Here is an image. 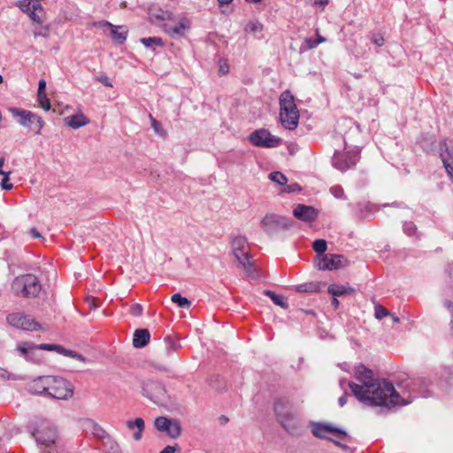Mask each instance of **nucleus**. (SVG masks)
Returning a JSON list of instances; mask_svg holds the SVG:
<instances>
[{
	"instance_id": "8fccbe9b",
	"label": "nucleus",
	"mask_w": 453,
	"mask_h": 453,
	"mask_svg": "<svg viewBox=\"0 0 453 453\" xmlns=\"http://www.w3.org/2000/svg\"><path fill=\"white\" fill-rule=\"evenodd\" d=\"M301 191V187L297 183H291L284 188V192L296 193Z\"/></svg>"
},
{
	"instance_id": "f8f14e48",
	"label": "nucleus",
	"mask_w": 453,
	"mask_h": 453,
	"mask_svg": "<svg viewBox=\"0 0 453 453\" xmlns=\"http://www.w3.org/2000/svg\"><path fill=\"white\" fill-rule=\"evenodd\" d=\"M34 437L38 444L44 447H50L57 440L56 427L48 423H42L34 433Z\"/></svg>"
},
{
	"instance_id": "ea45409f",
	"label": "nucleus",
	"mask_w": 453,
	"mask_h": 453,
	"mask_svg": "<svg viewBox=\"0 0 453 453\" xmlns=\"http://www.w3.org/2000/svg\"><path fill=\"white\" fill-rule=\"evenodd\" d=\"M150 119L151 127L153 128L154 132L160 136H165V131L162 128L161 124L157 119H155L151 114H150Z\"/></svg>"
},
{
	"instance_id": "aec40b11",
	"label": "nucleus",
	"mask_w": 453,
	"mask_h": 453,
	"mask_svg": "<svg viewBox=\"0 0 453 453\" xmlns=\"http://www.w3.org/2000/svg\"><path fill=\"white\" fill-rule=\"evenodd\" d=\"M280 112L285 115L288 114V111H298L296 105L295 104L294 96L290 91H284L280 96Z\"/></svg>"
},
{
	"instance_id": "5701e85b",
	"label": "nucleus",
	"mask_w": 453,
	"mask_h": 453,
	"mask_svg": "<svg viewBox=\"0 0 453 453\" xmlns=\"http://www.w3.org/2000/svg\"><path fill=\"white\" fill-rule=\"evenodd\" d=\"M150 339V334L148 329H136L134 333L133 345L134 348L145 347Z\"/></svg>"
},
{
	"instance_id": "e2e57ef3",
	"label": "nucleus",
	"mask_w": 453,
	"mask_h": 453,
	"mask_svg": "<svg viewBox=\"0 0 453 453\" xmlns=\"http://www.w3.org/2000/svg\"><path fill=\"white\" fill-rule=\"evenodd\" d=\"M339 301L337 299V297H333V300H332V305L334 306V309H337L339 307Z\"/></svg>"
},
{
	"instance_id": "69168bd1",
	"label": "nucleus",
	"mask_w": 453,
	"mask_h": 453,
	"mask_svg": "<svg viewBox=\"0 0 453 453\" xmlns=\"http://www.w3.org/2000/svg\"><path fill=\"white\" fill-rule=\"evenodd\" d=\"M0 174L4 176L5 174H11V171H4L3 167L0 169Z\"/></svg>"
},
{
	"instance_id": "5fc2aeb1",
	"label": "nucleus",
	"mask_w": 453,
	"mask_h": 453,
	"mask_svg": "<svg viewBox=\"0 0 453 453\" xmlns=\"http://www.w3.org/2000/svg\"><path fill=\"white\" fill-rule=\"evenodd\" d=\"M372 42L376 44L377 46H382L385 42V40L382 35H373L372 37Z\"/></svg>"
},
{
	"instance_id": "bb28decb",
	"label": "nucleus",
	"mask_w": 453,
	"mask_h": 453,
	"mask_svg": "<svg viewBox=\"0 0 453 453\" xmlns=\"http://www.w3.org/2000/svg\"><path fill=\"white\" fill-rule=\"evenodd\" d=\"M127 426L130 430H134L133 437L135 441H140L142 437V432L144 430V421L142 418H136L134 420H127Z\"/></svg>"
},
{
	"instance_id": "4be33fe9",
	"label": "nucleus",
	"mask_w": 453,
	"mask_h": 453,
	"mask_svg": "<svg viewBox=\"0 0 453 453\" xmlns=\"http://www.w3.org/2000/svg\"><path fill=\"white\" fill-rule=\"evenodd\" d=\"M280 119L284 127L289 130H294L298 125L299 111H294L292 113L288 111L287 115L280 113Z\"/></svg>"
},
{
	"instance_id": "a19ab883",
	"label": "nucleus",
	"mask_w": 453,
	"mask_h": 453,
	"mask_svg": "<svg viewBox=\"0 0 453 453\" xmlns=\"http://www.w3.org/2000/svg\"><path fill=\"white\" fill-rule=\"evenodd\" d=\"M403 229L407 235L411 236L416 234L417 226L413 222L409 221L404 222Z\"/></svg>"
},
{
	"instance_id": "473e14b6",
	"label": "nucleus",
	"mask_w": 453,
	"mask_h": 453,
	"mask_svg": "<svg viewBox=\"0 0 453 453\" xmlns=\"http://www.w3.org/2000/svg\"><path fill=\"white\" fill-rule=\"evenodd\" d=\"M38 348L42 350H49V351H56L58 354L65 355L67 352V349L63 348L60 345L58 344H48V343H42L38 345Z\"/></svg>"
},
{
	"instance_id": "79ce46f5",
	"label": "nucleus",
	"mask_w": 453,
	"mask_h": 453,
	"mask_svg": "<svg viewBox=\"0 0 453 453\" xmlns=\"http://www.w3.org/2000/svg\"><path fill=\"white\" fill-rule=\"evenodd\" d=\"M262 25L258 22H249L245 27V31L248 33H256L262 30Z\"/></svg>"
},
{
	"instance_id": "13d9d810",
	"label": "nucleus",
	"mask_w": 453,
	"mask_h": 453,
	"mask_svg": "<svg viewBox=\"0 0 453 453\" xmlns=\"http://www.w3.org/2000/svg\"><path fill=\"white\" fill-rule=\"evenodd\" d=\"M347 397H348L347 394H344V395H342L338 399V403H339V405H340L341 407H342V406H344V405L346 404V403H347Z\"/></svg>"
},
{
	"instance_id": "f257e3e1",
	"label": "nucleus",
	"mask_w": 453,
	"mask_h": 453,
	"mask_svg": "<svg viewBox=\"0 0 453 453\" xmlns=\"http://www.w3.org/2000/svg\"><path fill=\"white\" fill-rule=\"evenodd\" d=\"M355 379L357 383L350 381L349 387L355 397L366 406L388 408L406 405L412 401L410 396L401 395L391 382L374 378L373 372L363 364L355 367Z\"/></svg>"
},
{
	"instance_id": "37998d69",
	"label": "nucleus",
	"mask_w": 453,
	"mask_h": 453,
	"mask_svg": "<svg viewBox=\"0 0 453 453\" xmlns=\"http://www.w3.org/2000/svg\"><path fill=\"white\" fill-rule=\"evenodd\" d=\"M389 315V311L381 305H378L375 307V318L378 319H382L383 318Z\"/></svg>"
},
{
	"instance_id": "4d7b16f0",
	"label": "nucleus",
	"mask_w": 453,
	"mask_h": 453,
	"mask_svg": "<svg viewBox=\"0 0 453 453\" xmlns=\"http://www.w3.org/2000/svg\"><path fill=\"white\" fill-rule=\"evenodd\" d=\"M46 89V81L44 80H40L38 83V91L37 93H45Z\"/></svg>"
},
{
	"instance_id": "0eeeda50",
	"label": "nucleus",
	"mask_w": 453,
	"mask_h": 453,
	"mask_svg": "<svg viewBox=\"0 0 453 453\" xmlns=\"http://www.w3.org/2000/svg\"><path fill=\"white\" fill-rule=\"evenodd\" d=\"M261 226L266 234L273 235L279 231L288 229L291 226V219L278 214L267 213L261 219Z\"/></svg>"
},
{
	"instance_id": "ddd939ff",
	"label": "nucleus",
	"mask_w": 453,
	"mask_h": 453,
	"mask_svg": "<svg viewBox=\"0 0 453 453\" xmlns=\"http://www.w3.org/2000/svg\"><path fill=\"white\" fill-rule=\"evenodd\" d=\"M142 390L144 395L155 403H163L167 398L165 386L158 381L150 380L146 382Z\"/></svg>"
},
{
	"instance_id": "4468645a",
	"label": "nucleus",
	"mask_w": 453,
	"mask_h": 453,
	"mask_svg": "<svg viewBox=\"0 0 453 453\" xmlns=\"http://www.w3.org/2000/svg\"><path fill=\"white\" fill-rule=\"evenodd\" d=\"M154 425L160 432H165L173 439L178 438L181 434L180 423L166 417H158L155 419Z\"/></svg>"
},
{
	"instance_id": "c9c22d12",
	"label": "nucleus",
	"mask_w": 453,
	"mask_h": 453,
	"mask_svg": "<svg viewBox=\"0 0 453 453\" xmlns=\"http://www.w3.org/2000/svg\"><path fill=\"white\" fill-rule=\"evenodd\" d=\"M171 299L173 303H176L180 308H188L190 306V301L183 297L180 293L173 294Z\"/></svg>"
},
{
	"instance_id": "603ef678",
	"label": "nucleus",
	"mask_w": 453,
	"mask_h": 453,
	"mask_svg": "<svg viewBox=\"0 0 453 453\" xmlns=\"http://www.w3.org/2000/svg\"><path fill=\"white\" fill-rule=\"evenodd\" d=\"M10 174H5L1 181V187L3 189L11 190L12 188V184L9 182Z\"/></svg>"
},
{
	"instance_id": "de8ad7c7",
	"label": "nucleus",
	"mask_w": 453,
	"mask_h": 453,
	"mask_svg": "<svg viewBox=\"0 0 453 453\" xmlns=\"http://www.w3.org/2000/svg\"><path fill=\"white\" fill-rule=\"evenodd\" d=\"M65 357H70L74 358V359H76L78 361H81V362H85L86 361V358L82 355H81V354H79V353H77V352H75L73 350H71V349H67V352L65 353Z\"/></svg>"
},
{
	"instance_id": "c756f323",
	"label": "nucleus",
	"mask_w": 453,
	"mask_h": 453,
	"mask_svg": "<svg viewBox=\"0 0 453 453\" xmlns=\"http://www.w3.org/2000/svg\"><path fill=\"white\" fill-rule=\"evenodd\" d=\"M149 16L152 21H164L171 19L172 13L160 8L152 7L149 10Z\"/></svg>"
},
{
	"instance_id": "c03bdc74",
	"label": "nucleus",
	"mask_w": 453,
	"mask_h": 453,
	"mask_svg": "<svg viewBox=\"0 0 453 453\" xmlns=\"http://www.w3.org/2000/svg\"><path fill=\"white\" fill-rule=\"evenodd\" d=\"M50 35V28L48 26L46 27H40L38 30H35L34 31V36L35 37H38V36H42V37H48Z\"/></svg>"
},
{
	"instance_id": "58836bf2",
	"label": "nucleus",
	"mask_w": 453,
	"mask_h": 453,
	"mask_svg": "<svg viewBox=\"0 0 453 453\" xmlns=\"http://www.w3.org/2000/svg\"><path fill=\"white\" fill-rule=\"evenodd\" d=\"M32 0H19L16 4L20 11L27 14L30 13V11L32 10Z\"/></svg>"
},
{
	"instance_id": "864d4df0",
	"label": "nucleus",
	"mask_w": 453,
	"mask_h": 453,
	"mask_svg": "<svg viewBox=\"0 0 453 453\" xmlns=\"http://www.w3.org/2000/svg\"><path fill=\"white\" fill-rule=\"evenodd\" d=\"M165 342H166V345H167L166 348L168 349L176 350V349H178L180 347V345L178 342H176L175 341H173L170 337H167L165 339Z\"/></svg>"
},
{
	"instance_id": "a211bd4d",
	"label": "nucleus",
	"mask_w": 453,
	"mask_h": 453,
	"mask_svg": "<svg viewBox=\"0 0 453 453\" xmlns=\"http://www.w3.org/2000/svg\"><path fill=\"white\" fill-rule=\"evenodd\" d=\"M293 214L296 219L305 222L314 221L318 217V213L313 207L304 204H297L293 211Z\"/></svg>"
},
{
	"instance_id": "412c9836",
	"label": "nucleus",
	"mask_w": 453,
	"mask_h": 453,
	"mask_svg": "<svg viewBox=\"0 0 453 453\" xmlns=\"http://www.w3.org/2000/svg\"><path fill=\"white\" fill-rule=\"evenodd\" d=\"M17 349L26 358L27 361L39 363V359L33 357V355L35 354V349H40L38 345L24 342L18 345Z\"/></svg>"
},
{
	"instance_id": "6e6552de",
	"label": "nucleus",
	"mask_w": 453,
	"mask_h": 453,
	"mask_svg": "<svg viewBox=\"0 0 453 453\" xmlns=\"http://www.w3.org/2000/svg\"><path fill=\"white\" fill-rule=\"evenodd\" d=\"M249 140L251 144L260 148H276L281 143V139L273 135L268 130L260 128L253 131Z\"/></svg>"
},
{
	"instance_id": "680f3d73",
	"label": "nucleus",
	"mask_w": 453,
	"mask_h": 453,
	"mask_svg": "<svg viewBox=\"0 0 453 453\" xmlns=\"http://www.w3.org/2000/svg\"><path fill=\"white\" fill-rule=\"evenodd\" d=\"M314 42H315V40H313V39H311V38H307V39L305 40V42H306V44H307V48H308V49H313L314 47H311V45L312 43H314Z\"/></svg>"
},
{
	"instance_id": "393cba45",
	"label": "nucleus",
	"mask_w": 453,
	"mask_h": 453,
	"mask_svg": "<svg viewBox=\"0 0 453 453\" xmlns=\"http://www.w3.org/2000/svg\"><path fill=\"white\" fill-rule=\"evenodd\" d=\"M188 27V22L187 19H181L178 24L173 25H165V31L173 37L182 36L185 34L187 27Z\"/></svg>"
},
{
	"instance_id": "dca6fc26",
	"label": "nucleus",
	"mask_w": 453,
	"mask_h": 453,
	"mask_svg": "<svg viewBox=\"0 0 453 453\" xmlns=\"http://www.w3.org/2000/svg\"><path fill=\"white\" fill-rule=\"evenodd\" d=\"M312 434L320 439H326V433H334L338 435L340 439H342L347 436L345 431L336 428L331 425L321 424V423H312L311 428Z\"/></svg>"
},
{
	"instance_id": "72a5a7b5",
	"label": "nucleus",
	"mask_w": 453,
	"mask_h": 453,
	"mask_svg": "<svg viewBox=\"0 0 453 453\" xmlns=\"http://www.w3.org/2000/svg\"><path fill=\"white\" fill-rule=\"evenodd\" d=\"M141 42L146 47V48H153L155 46L162 47L164 45V42L160 37H147V38H142Z\"/></svg>"
},
{
	"instance_id": "6e6d98bb",
	"label": "nucleus",
	"mask_w": 453,
	"mask_h": 453,
	"mask_svg": "<svg viewBox=\"0 0 453 453\" xmlns=\"http://www.w3.org/2000/svg\"><path fill=\"white\" fill-rule=\"evenodd\" d=\"M177 449H179L177 444L175 446L168 445L165 449H163L159 453H175Z\"/></svg>"
},
{
	"instance_id": "6ab92c4d",
	"label": "nucleus",
	"mask_w": 453,
	"mask_h": 453,
	"mask_svg": "<svg viewBox=\"0 0 453 453\" xmlns=\"http://www.w3.org/2000/svg\"><path fill=\"white\" fill-rule=\"evenodd\" d=\"M52 376H41L34 380L29 385V391L35 395H46L48 393Z\"/></svg>"
},
{
	"instance_id": "f704fd0d",
	"label": "nucleus",
	"mask_w": 453,
	"mask_h": 453,
	"mask_svg": "<svg viewBox=\"0 0 453 453\" xmlns=\"http://www.w3.org/2000/svg\"><path fill=\"white\" fill-rule=\"evenodd\" d=\"M312 248L318 253V256H323L327 249V243L324 239H317L313 242Z\"/></svg>"
},
{
	"instance_id": "a878e982",
	"label": "nucleus",
	"mask_w": 453,
	"mask_h": 453,
	"mask_svg": "<svg viewBox=\"0 0 453 453\" xmlns=\"http://www.w3.org/2000/svg\"><path fill=\"white\" fill-rule=\"evenodd\" d=\"M327 291L333 297H338L345 295H351L355 292V288L349 285L331 284L327 288Z\"/></svg>"
},
{
	"instance_id": "1a4fd4ad",
	"label": "nucleus",
	"mask_w": 453,
	"mask_h": 453,
	"mask_svg": "<svg viewBox=\"0 0 453 453\" xmlns=\"http://www.w3.org/2000/svg\"><path fill=\"white\" fill-rule=\"evenodd\" d=\"M359 160V155L357 150L336 151L333 157L334 166L341 172L356 165Z\"/></svg>"
},
{
	"instance_id": "c85d7f7f",
	"label": "nucleus",
	"mask_w": 453,
	"mask_h": 453,
	"mask_svg": "<svg viewBox=\"0 0 453 453\" xmlns=\"http://www.w3.org/2000/svg\"><path fill=\"white\" fill-rule=\"evenodd\" d=\"M409 386L411 387V390L416 393L417 395L425 398L429 396L428 390L426 389L427 385L424 379L414 380Z\"/></svg>"
},
{
	"instance_id": "f3484780",
	"label": "nucleus",
	"mask_w": 453,
	"mask_h": 453,
	"mask_svg": "<svg viewBox=\"0 0 453 453\" xmlns=\"http://www.w3.org/2000/svg\"><path fill=\"white\" fill-rule=\"evenodd\" d=\"M441 157L449 179L453 181V147H449L446 142L440 145Z\"/></svg>"
},
{
	"instance_id": "052dcab7",
	"label": "nucleus",
	"mask_w": 453,
	"mask_h": 453,
	"mask_svg": "<svg viewBox=\"0 0 453 453\" xmlns=\"http://www.w3.org/2000/svg\"><path fill=\"white\" fill-rule=\"evenodd\" d=\"M29 233L33 238H40L41 237V234L35 227L31 228Z\"/></svg>"
},
{
	"instance_id": "f03ea898",
	"label": "nucleus",
	"mask_w": 453,
	"mask_h": 453,
	"mask_svg": "<svg viewBox=\"0 0 453 453\" xmlns=\"http://www.w3.org/2000/svg\"><path fill=\"white\" fill-rule=\"evenodd\" d=\"M291 403L285 398H280L274 403L276 418L281 426L292 435H299L302 430L300 418L292 412Z\"/></svg>"
},
{
	"instance_id": "3c124183",
	"label": "nucleus",
	"mask_w": 453,
	"mask_h": 453,
	"mask_svg": "<svg viewBox=\"0 0 453 453\" xmlns=\"http://www.w3.org/2000/svg\"><path fill=\"white\" fill-rule=\"evenodd\" d=\"M96 80L106 87L111 88L112 83L105 74H101L96 78Z\"/></svg>"
},
{
	"instance_id": "774afa93",
	"label": "nucleus",
	"mask_w": 453,
	"mask_h": 453,
	"mask_svg": "<svg viewBox=\"0 0 453 453\" xmlns=\"http://www.w3.org/2000/svg\"><path fill=\"white\" fill-rule=\"evenodd\" d=\"M318 4H319L320 5L325 6V5H326L328 4V0H319L318 2Z\"/></svg>"
},
{
	"instance_id": "0e129e2a",
	"label": "nucleus",
	"mask_w": 453,
	"mask_h": 453,
	"mask_svg": "<svg viewBox=\"0 0 453 453\" xmlns=\"http://www.w3.org/2000/svg\"><path fill=\"white\" fill-rule=\"evenodd\" d=\"M329 440H330L331 441H333L335 445H337V446H339V447H341V448H346V446H345V445H343V444H342L340 441H335V440H334V439H331V438H329Z\"/></svg>"
},
{
	"instance_id": "49530a36",
	"label": "nucleus",
	"mask_w": 453,
	"mask_h": 453,
	"mask_svg": "<svg viewBox=\"0 0 453 453\" xmlns=\"http://www.w3.org/2000/svg\"><path fill=\"white\" fill-rule=\"evenodd\" d=\"M130 313L134 317H139L142 314V306L139 303H134L130 307Z\"/></svg>"
},
{
	"instance_id": "423d86ee",
	"label": "nucleus",
	"mask_w": 453,
	"mask_h": 453,
	"mask_svg": "<svg viewBox=\"0 0 453 453\" xmlns=\"http://www.w3.org/2000/svg\"><path fill=\"white\" fill-rule=\"evenodd\" d=\"M73 395L71 382L62 377L52 376L47 395L58 400H68Z\"/></svg>"
},
{
	"instance_id": "20e7f679",
	"label": "nucleus",
	"mask_w": 453,
	"mask_h": 453,
	"mask_svg": "<svg viewBox=\"0 0 453 453\" xmlns=\"http://www.w3.org/2000/svg\"><path fill=\"white\" fill-rule=\"evenodd\" d=\"M8 111L20 126L33 130L35 134H41V131L44 126V121L42 117L33 113L30 111L19 109L16 107L8 108Z\"/></svg>"
},
{
	"instance_id": "b1692460",
	"label": "nucleus",
	"mask_w": 453,
	"mask_h": 453,
	"mask_svg": "<svg viewBox=\"0 0 453 453\" xmlns=\"http://www.w3.org/2000/svg\"><path fill=\"white\" fill-rule=\"evenodd\" d=\"M27 15L34 22L38 24L43 23L45 11L38 0H33L32 10Z\"/></svg>"
},
{
	"instance_id": "2eb2a0df",
	"label": "nucleus",
	"mask_w": 453,
	"mask_h": 453,
	"mask_svg": "<svg viewBox=\"0 0 453 453\" xmlns=\"http://www.w3.org/2000/svg\"><path fill=\"white\" fill-rule=\"evenodd\" d=\"M93 25L102 29H104L105 27L110 28L112 40L119 44H123L127 40V30L123 27L113 26L111 23L105 20L95 22Z\"/></svg>"
},
{
	"instance_id": "9b49d317",
	"label": "nucleus",
	"mask_w": 453,
	"mask_h": 453,
	"mask_svg": "<svg viewBox=\"0 0 453 453\" xmlns=\"http://www.w3.org/2000/svg\"><path fill=\"white\" fill-rule=\"evenodd\" d=\"M6 319L12 326L19 329L36 331L41 328L40 324L31 316L20 312L11 313L7 316Z\"/></svg>"
},
{
	"instance_id": "cd10ccee",
	"label": "nucleus",
	"mask_w": 453,
	"mask_h": 453,
	"mask_svg": "<svg viewBox=\"0 0 453 453\" xmlns=\"http://www.w3.org/2000/svg\"><path fill=\"white\" fill-rule=\"evenodd\" d=\"M65 123L73 129H78L88 123V119L83 115H72L65 119Z\"/></svg>"
},
{
	"instance_id": "338daca9",
	"label": "nucleus",
	"mask_w": 453,
	"mask_h": 453,
	"mask_svg": "<svg viewBox=\"0 0 453 453\" xmlns=\"http://www.w3.org/2000/svg\"><path fill=\"white\" fill-rule=\"evenodd\" d=\"M219 72H220L222 74H226V73L228 72V68L226 67V69H225L223 66H220V68H219Z\"/></svg>"
},
{
	"instance_id": "7c9ffc66",
	"label": "nucleus",
	"mask_w": 453,
	"mask_h": 453,
	"mask_svg": "<svg viewBox=\"0 0 453 453\" xmlns=\"http://www.w3.org/2000/svg\"><path fill=\"white\" fill-rule=\"evenodd\" d=\"M321 288V283L315 282H308L296 286V291L300 293H317L319 292Z\"/></svg>"
},
{
	"instance_id": "bf43d9fd",
	"label": "nucleus",
	"mask_w": 453,
	"mask_h": 453,
	"mask_svg": "<svg viewBox=\"0 0 453 453\" xmlns=\"http://www.w3.org/2000/svg\"><path fill=\"white\" fill-rule=\"evenodd\" d=\"M326 41V38L321 36V35H319L318 38L315 40L314 43H312L311 46V47H317L319 43L323 42Z\"/></svg>"
},
{
	"instance_id": "09e8293b",
	"label": "nucleus",
	"mask_w": 453,
	"mask_h": 453,
	"mask_svg": "<svg viewBox=\"0 0 453 453\" xmlns=\"http://www.w3.org/2000/svg\"><path fill=\"white\" fill-rule=\"evenodd\" d=\"M0 378L3 380H17L18 378L14 375L10 373L7 370L0 367Z\"/></svg>"
},
{
	"instance_id": "a18cd8bd",
	"label": "nucleus",
	"mask_w": 453,
	"mask_h": 453,
	"mask_svg": "<svg viewBox=\"0 0 453 453\" xmlns=\"http://www.w3.org/2000/svg\"><path fill=\"white\" fill-rule=\"evenodd\" d=\"M330 192L336 198H342L344 196L343 188L341 186L332 187Z\"/></svg>"
},
{
	"instance_id": "e433bc0d",
	"label": "nucleus",
	"mask_w": 453,
	"mask_h": 453,
	"mask_svg": "<svg viewBox=\"0 0 453 453\" xmlns=\"http://www.w3.org/2000/svg\"><path fill=\"white\" fill-rule=\"evenodd\" d=\"M269 179L280 186L286 185L288 182L287 177L280 172L271 173L269 174Z\"/></svg>"
},
{
	"instance_id": "9d476101",
	"label": "nucleus",
	"mask_w": 453,
	"mask_h": 453,
	"mask_svg": "<svg viewBox=\"0 0 453 453\" xmlns=\"http://www.w3.org/2000/svg\"><path fill=\"white\" fill-rule=\"evenodd\" d=\"M317 267L319 270H337L345 267L348 265V259L338 254H325L323 256H317Z\"/></svg>"
},
{
	"instance_id": "2f4dec72",
	"label": "nucleus",
	"mask_w": 453,
	"mask_h": 453,
	"mask_svg": "<svg viewBox=\"0 0 453 453\" xmlns=\"http://www.w3.org/2000/svg\"><path fill=\"white\" fill-rule=\"evenodd\" d=\"M265 295L268 297L271 298V300L278 306H280L282 308H287L288 307V303L285 300V298L280 296V295H277L275 294L274 292L271 291V290H265Z\"/></svg>"
},
{
	"instance_id": "39448f33",
	"label": "nucleus",
	"mask_w": 453,
	"mask_h": 453,
	"mask_svg": "<svg viewBox=\"0 0 453 453\" xmlns=\"http://www.w3.org/2000/svg\"><path fill=\"white\" fill-rule=\"evenodd\" d=\"M232 253L239 265L247 272H250L253 263L248 252L247 239L244 236L238 235L233 238L231 242Z\"/></svg>"
},
{
	"instance_id": "7ed1b4c3",
	"label": "nucleus",
	"mask_w": 453,
	"mask_h": 453,
	"mask_svg": "<svg viewBox=\"0 0 453 453\" xmlns=\"http://www.w3.org/2000/svg\"><path fill=\"white\" fill-rule=\"evenodd\" d=\"M12 288L18 296L36 297L42 290V285L35 275L27 273L16 277Z\"/></svg>"
},
{
	"instance_id": "4c0bfd02",
	"label": "nucleus",
	"mask_w": 453,
	"mask_h": 453,
	"mask_svg": "<svg viewBox=\"0 0 453 453\" xmlns=\"http://www.w3.org/2000/svg\"><path fill=\"white\" fill-rule=\"evenodd\" d=\"M37 101L43 110L49 111L50 109V99L46 93H37Z\"/></svg>"
}]
</instances>
